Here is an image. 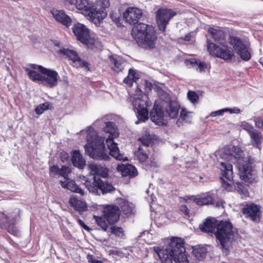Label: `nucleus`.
Masks as SVG:
<instances>
[{
    "mask_svg": "<svg viewBox=\"0 0 263 263\" xmlns=\"http://www.w3.org/2000/svg\"><path fill=\"white\" fill-rule=\"evenodd\" d=\"M243 155V151L239 147L229 146L224 148L220 157L227 161L237 163L240 178L246 182L253 183L256 181V173L244 161Z\"/></svg>",
    "mask_w": 263,
    "mask_h": 263,
    "instance_id": "1",
    "label": "nucleus"
},
{
    "mask_svg": "<svg viewBox=\"0 0 263 263\" xmlns=\"http://www.w3.org/2000/svg\"><path fill=\"white\" fill-rule=\"evenodd\" d=\"M154 250L161 263H183L188 262L184 242L180 238L171 239L165 249L154 247Z\"/></svg>",
    "mask_w": 263,
    "mask_h": 263,
    "instance_id": "2",
    "label": "nucleus"
},
{
    "mask_svg": "<svg viewBox=\"0 0 263 263\" xmlns=\"http://www.w3.org/2000/svg\"><path fill=\"white\" fill-rule=\"evenodd\" d=\"M76 1L77 9L95 24H99L106 16L105 9L109 6V0H96L95 4L89 0Z\"/></svg>",
    "mask_w": 263,
    "mask_h": 263,
    "instance_id": "3",
    "label": "nucleus"
},
{
    "mask_svg": "<svg viewBox=\"0 0 263 263\" xmlns=\"http://www.w3.org/2000/svg\"><path fill=\"white\" fill-rule=\"evenodd\" d=\"M86 133L87 141L84 146L86 153L93 159L109 161L110 158L105 152L104 138L99 136L97 132L91 126L87 127Z\"/></svg>",
    "mask_w": 263,
    "mask_h": 263,
    "instance_id": "4",
    "label": "nucleus"
},
{
    "mask_svg": "<svg viewBox=\"0 0 263 263\" xmlns=\"http://www.w3.org/2000/svg\"><path fill=\"white\" fill-rule=\"evenodd\" d=\"M103 124L105 125L103 128L104 131L109 134L106 139V143L109 149L110 155L118 160L124 161L127 160V157L119 153L117 144L114 141V138L117 137L119 135L115 124L111 122L106 121L105 117L98 119L93 123V125L97 127H100Z\"/></svg>",
    "mask_w": 263,
    "mask_h": 263,
    "instance_id": "5",
    "label": "nucleus"
},
{
    "mask_svg": "<svg viewBox=\"0 0 263 263\" xmlns=\"http://www.w3.org/2000/svg\"><path fill=\"white\" fill-rule=\"evenodd\" d=\"M132 34L139 46L145 49L155 47L157 36L152 26L138 24L133 28Z\"/></svg>",
    "mask_w": 263,
    "mask_h": 263,
    "instance_id": "6",
    "label": "nucleus"
},
{
    "mask_svg": "<svg viewBox=\"0 0 263 263\" xmlns=\"http://www.w3.org/2000/svg\"><path fill=\"white\" fill-rule=\"evenodd\" d=\"M236 230L233 228L232 223L228 221H219L215 236L219 241L222 249L227 251L229 244L237 235Z\"/></svg>",
    "mask_w": 263,
    "mask_h": 263,
    "instance_id": "7",
    "label": "nucleus"
},
{
    "mask_svg": "<svg viewBox=\"0 0 263 263\" xmlns=\"http://www.w3.org/2000/svg\"><path fill=\"white\" fill-rule=\"evenodd\" d=\"M72 31L77 39L88 48H99L101 46L99 39L90 34L89 29L84 25L81 23L74 24Z\"/></svg>",
    "mask_w": 263,
    "mask_h": 263,
    "instance_id": "8",
    "label": "nucleus"
},
{
    "mask_svg": "<svg viewBox=\"0 0 263 263\" xmlns=\"http://www.w3.org/2000/svg\"><path fill=\"white\" fill-rule=\"evenodd\" d=\"M93 218L98 224L106 231L108 224H112L118 220L119 208L115 205H106L104 208L103 216H94Z\"/></svg>",
    "mask_w": 263,
    "mask_h": 263,
    "instance_id": "9",
    "label": "nucleus"
},
{
    "mask_svg": "<svg viewBox=\"0 0 263 263\" xmlns=\"http://www.w3.org/2000/svg\"><path fill=\"white\" fill-rule=\"evenodd\" d=\"M80 178L85 181L84 184L88 190L95 195L106 194L114 190L111 183L103 181L97 176H94L92 181L86 179L84 176H80Z\"/></svg>",
    "mask_w": 263,
    "mask_h": 263,
    "instance_id": "10",
    "label": "nucleus"
},
{
    "mask_svg": "<svg viewBox=\"0 0 263 263\" xmlns=\"http://www.w3.org/2000/svg\"><path fill=\"white\" fill-rule=\"evenodd\" d=\"M130 100L133 102L134 109L137 112L138 120L135 122L138 124L140 122H144L148 119V108L151 106L152 103L147 98V96L139 97H130Z\"/></svg>",
    "mask_w": 263,
    "mask_h": 263,
    "instance_id": "11",
    "label": "nucleus"
},
{
    "mask_svg": "<svg viewBox=\"0 0 263 263\" xmlns=\"http://www.w3.org/2000/svg\"><path fill=\"white\" fill-rule=\"evenodd\" d=\"M228 42L241 59L248 61L251 59V49L247 40L231 35L229 36Z\"/></svg>",
    "mask_w": 263,
    "mask_h": 263,
    "instance_id": "12",
    "label": "nucleus"
},
{
    "mask_svg": "<svg viewBox=\"0 0 263 263\" xmlns=\"http://www.w3.org/2000/svg\"><path fill=\"white\" fill-rule=\"evenodd\" d=\"M207 49L211 55L226 61H230L234 57L233 50L227 45L222 44L217 46L210 40H208Z\"/></svg>",
    "mask_w": 263,
    "mask_h": 263,
    "instance_id": "13",
    "label": "nucleus"
},
{
    "mask_svg": "<svg viewBox=\"0 0 263 263\" xmlns=\"http://www.w3.org/2000/svg\"><path fill=\"white\" fill-rule=\"evenodd\" d=\"M241 212L245 217L255 223H258L261 216V206L253 202L244 205Z\"/></svg>",
    "mask_w": 263,
    "mask_h": 263,
    "instance_id": "14",
    "label": "nucleus"
},
{
    "mask_svg": "<svg viewBox=\"0 0 263 263\" xmlns=\"http://www.w3.org/2000/svg\"><path fill=\"white\" fill-rule=\"evenodd\" d=\"M42 74L41 83L48 87L52 88L58 84L59 78L58 73L53 70L47 69L43 66L37 67Z\"/></svg>",
    "mask_w": 263,
    "mask_h": 263,
    "instance_id": "15",
    "label": "nucleus"
},
{
    "mask_svg": "<svg viewBox=\"0 0 263 263\" xmlns=\"http://www.w3.org/2000/svg\"><path fill=\"white\" fill-rule=\"evenodd\" d=\"M220 170L222 175L220 178L222 185L226 190L230 191L232 188L231 183L233 178L232 165L221 162Z\"/></svg>",
    "mask_w": 263,
    "mask_h": 263,
    "instance_id": "16",
    "label": "nucleus"
},
{
    "mask_svg": "<svg viewBox=\"0 0 263 263\" xmlns=\"http://www.w3.org/2000/svg\"><path fill=\"white\" fill-rule=\"evenodd\" d=\"M164 96V100L162 98L160 99L163 108L169 117L176 118L178 115L180 105L178 102L171 100L168 95L165 94Z\"/></svg>",
    "mask_w": 263,
    "mask_h": 263,
    "instance_id": "17",
    "label": "nucleus"
},
{
    "mask_svg": "<svg viewBox=\"0 0 263 263\" xmlns=\"http://www.w3.org/2000/svg\"><path fill=\"white\" fill-rule=\"evenodd\" d=\"M176 13L170 9H160L156 12V21L159 30L164 31L166 26Z\"/></svg>",
    "mask_w": 263,
    "mask_h": 263,
    "instance_id": "18",
    "label": "nucleus"
},
{
    "mask_svg": "<svg viewBox=\"0 0 263 263\" xmlns=\"http://www.w3.org/2000/svg\"><path fill=\"white\" fill-rule=\"evenodd\" d=\"M163 108L160 100L156 101L153 109L150 112L151 120L157 125H164L165 121L164 120Z\"/></svg>",
    "mask_w": 263,
    "mask_h": 263,
    "instance_id": "19",
    "label": "nucleus"
},
{
    "mask_svg": "<svg viewBox=\"0 0 263 263\" xmlns=\"http://www.w3.org/2000/svg\"><path fill=\"white\" fill-rule=\"evenodd\" d=\"M142 14L141 10L136 7H128L123 13V17L129 24H135L138 23Z\"/></svg>",
    "mask_w": 263,
    "mask_h": 263,
    "instance_id": "20",
    "label": "nucleus"
},
{
    "mask_svg": "<svg viewBox=\"0 0 263 263\" xmlns=\"http://www.w3.org/2000/svg\"><path fill=\"white\" fill-rule=\"evenodd\" d=\"M51 13L53 18L58 22L68 28L71 24V18L62 10L52 9Z\"/></svg>",
    "mask_w": 263,
    "mask_h": 263,
    "instance_id": "21",
    "label": "nucleus"
},
{
    "mask_svg": "<svg viewBox=\"0 0 263 263\" xmlns=\"http://www.w3.org/2000/svg\"><path fill=\"white\" fill-rule=\"evenodd\" d=\"M125 65V62L117 55H112L109 57V66L115 72L119 73L122 71Z\"/></svg>",
    "mask_w": 263,
    "mask_h": 263,
    "instance_id": "22",
    "label": "nucleus"
},
{
    "mask_svg": "<svg viewBox=\"0 0 263 263\" xmlns=\"http://www.w3.org/2000/svg\"><path fill=\"white\" fill-rule=\"evenodd\" d=\"M15 218L7 216L3 212H0V221H1L6 227H7L8 231L14 235H17V231L14 229L13 225L14 224Z\"/></svg>",
    "mask_w": 263,
    "mask_h": 263,
    "instance_id": "23",
    "label": "nucleus"
},
{
    "mask_svg": "<svg viewBox=\"0 0 263 263\" xmlns=\"http://www.w3.org/2000/svg\"><path fill=\"white\" fill-rule=\"evenodd\" d=\"M39 65H31L29 67L25 68L29 78L34 82H42V74L40 72V69L37 67Z\"/></svg>",
    "mask_w": 263,
    "mask_h": 263,
    "instance_id": "24",
    "label": "nucleus"
},
{
    "mask_svg": "<svg viewBox=\"0 0 263 263\" xmlns=\"http://www.w3.org/2000/svg\"><path fill=\"white\" fill-rule=\"evenodd\" d=\"M219 221L214 218L206 219L205 222L200 226V229L203 232L215 234Z\"/></svg>",
    "mask_w": 263,
    "mask_h": 263,
    "instance_id": "25",
    "label": "nucleus"
},
{
    "mask_svg": "<svg viewBox=\"0 0 263 263\" xmlns=\"http://www.w3.org/2000/svg\"><path fill=\"white\" fill-rule=\"evenodd\" d=\"M59 53L63 58H67L71 60L73 63L78 62L80 65H83V66H85L86 63L81 61L77 52L73 50L63 48L59 50Z\"/></svg>",
    "mask_w": 263,
    "mask_h": 263,
    "instance_id": "26",
    "label": "nucleus"
},
{
    "mask_svg": "<svg viewBox=\"0 0 263 263\" xmlns=\"http://www.w3.org/2000/svg\"><path fill=\"white\" fill-rule=\"evenodd\" d=\"M91 174L106 178L108 175V169L104 166L97 163H91L88 165Z\"/></svg>",
    "mask_w": 263,
    "mask_h": 263,
    "instance_id": "27",
    "label": "nucleus"
},
{
    "mask_svg": "<svg viewBox=\"0 0 263 263\" xmlns=\"http://www.w3.org/2000/svg\"><path fill=\"white\" fill-rule=\"evenodd\" d=\"M117 170L121 172L123 176L135 177L137 175V171L136 167L131 164H120L118 165Z\"/></svg>",
    "mask_w": 263,
    "mask_h": 263,
    "instance_id": "28",
    "label": "nucleus"
},
{
    "mask_svg": "<svg viewBox=\"0 0 263 263\" xmlns=\"http://www.w3.org/2000/svg\"><path fill=\"white\" fill-rule=\"evenodd\" d=\"M60 183L63 187L73 192L79 193L81 195H84V191L77 186L75 182L73 180H70L68 179H66V180L61 181Z\"/></svg>",
    "mask_w": 263,
    "mask_h": 263,
    "instance_id": "29",
    "label": "nucleus"
},
{
    "mask_svg": "<svg viewBox=\"0 0 263 263\" xmlns=\"http://www.w3.org/2000/svg\"><path fill=\"white\" fill-rule=\"evenodd\" d=\"M69 203L71 206L78 211H85L87 208L86 203L84 201L79 200L74 196L70 197Z\"/></svg>",
    "mask_w": 263,
    "mask_h": 263,
    "instance_id": "30",
    "label": "nucleus"
},
{
    "mask_svg": "<svg viewBox=\"0 0 263 263\" xmlns=\"http://www.w3.org/2000/svg\"><path fill=\"white\" fill-rule=\"evenodd\" d=\"M71 160L73 165L79 168H83L86 165L85 160L79 151H73Z\"/></svg>",
    "mask_w": 263,
    "mask_h": 263,
    "instance_id": "31",
    "label": "nucleus"
},
{
    "mask_svg": "<svg viewBox=\"0 0 263 263\" xmlns=\"http://www.w3.org/2000/svg\"><path fill=\"white\" fill-rule=\"evenodd\" d=\"M121 212L125 215L128 216L133 213L134 205L124 199H121L119 203Z\"/></svg>",
    "mask_w": 263,
    "mask_h": 263,
    "instance_id": "32",
    "label": "nucleus"
},
{
    "mask_svg": "<svg viewBox=\"0 0 263 263\" xmlns=\"http://www.w3.org/2000/svg\"><path fill=\"white\" fill-rule=\"evenodd\" d=\"M193 112L187 111L185 108H182L180 112V118L176 121V124L178 126L181 125V120L186 123H191L192 120Z\"/></svg>",
    "mask_w": 263,
    "mask_h": 263,
    "instance_id": "33",
    "label": "nucleus"
},
{
    "mask_svg": "<svg viewBox=\"0 0 263 263\" xmlns=\"http://www.w3.org/2000/svg\"><path fill=\"white\" fill-rule=\"evenodd\" d=\"M249 135L252 144L258 147L262 141V137L260 132L254 129Z\"/></svg>",
    "mask_w": 263,
    "mask_h": 263,
    "instance_id": "34",
    "label": "nucleus"
},
{
    "mask_svg": "<svg viewBox=\"0 0 263 263\" xmlns=\"http://www.w3.org/2000/svg\"><path fill=\"white\" fill-rule=\"evenodd\" d=\"M213 197L212 195L208 193L203 195L202 197L199 198H195L194 201L198 205H203L209 204H212Z\"/></svg>",
    "mask_w": 263,
    "mask_h": 263,
    "instance_id": "35",
    "label": "nucleus"
},
{
    "mask_svg": "<svg viewBox=\"0 0 263 263\" xmlns=\"http://www.w3.org/2000/svg\"><path fill=\"white\" fill-rule=\"evenodd\" d=\"M207 252L206 249L204 246H195L193 248L192 253L195 257L198 260L203 259Z\"/></svg>",
    "mask_w": 263,
    "mask_h": 263,
    "instance_id": "36",
    "label": "nucleus"
},
{
    "mask_svg": "<svg viewBox=\"0 0 263 263\" xmlns=\"http://www.w3.org/2000/svg\"><path fill=\"white\" fill-rule=\"evenodd\" d=\"M208 32L211 34L212 37L216 42L222 44L221 41L224 39V34L222 31L213 28H209Z\"/></svg>",
    "mask_w": 263,
    "mask_h": 263,
    "instance_id": "37",
    "label": "nucleus"
},
{
    "mask_svg": "<svg viewBox=\"0 0 263 263\" xmlns=\"http://www.w3.org/2000/svg\"><path fill=\"white\" fill-rule=\"evenodd\" d=\"M138 79L139 74L135 70L130 69L129 70L128 76L124 79L123 82L131 86L133 82H136Z\"/></svg>",
    "mask_w": 263,
    "mask_h": 263,
    "instance_id": "38",
    "label": "nucleus"
},
{
    "mask_svg": "<svg viewBox=\"0 0 263 263\" xmlns=\"http://www.w3.org/2000/svg\"><path fill=\"white\" fill-rule=\"evenodd\" d=\"M136 158L140 162H144L147 159V155L139 147L135 153Z\"/></svg>",
    "mask_w": 263,
    "mask_h": 263,
    "instance_id": "39",
    "label": "nucleus"
},
{
    "mask_svg": "<svg viewBox=\"0 0 263 263\" xmlns=\"http://www.w3.org/2000/svg\"><path fill=\"white\" fill-rule=\"evenodd\" d=\"M49 104L47 102L38 105L35 109V112L37 115H41L43 112L49 108Z\"/></svg>",
    "mask_w": 263,
    "mask_h": 263,
    "instance_id": "40",
    "label": "nucleus"
},
{
    "mask_svg": "<svg viewBox=\"0 0 263 263\" xmlns=\"http://www.w3.org/2000/svg\"><path fill=\"white\" fill-rule=\"evenodd\" d=\"M187 96L188 99L193 104L197 103L199 99L198 95L194 91H189Z\"/></svg>",
    "mask_w": 263,
    "mask_h": 263,
    "instance_id": "41",
    "label": "nucleus"
},
{
    "mask_svg": "<svg viewBox=\"0 0 263 263\" xmlns=\"http://www.w3.org/2000/svg\"><path fill=\"white\" fill-rule=\"evenodd\" d=\"M239 126L244 130H246L248 134L254 129L253 126L246 121L240 122Z\"/></svg>",
    "mask_w": 263,
    "mask_h": 263,
    "instance_id": "42",
    "label": "nucleus"
},
{
    "mask_svg": "<svg viewBox=\"0 0 263 263\" xmlns=\"http://www.w3.org/2000/svg\"><path fill=\"white\" fill-rule=\"evenodd\" d=\"M70 172V169L68 166H63L61 169H60L59 175L63 176L65 180L68 179L67 178L68 175Z\"/></svg>",
    "mask_w": 263,
    "mask_h": 263,
    "instance_id": "43",
    "label": "nucleus"
},
{
    "mask_svg": "<svg viewBox=\"0 0 263 263\" xmlns=\"http://www.w3.org/2000/svg\"><path fill=\"white\" fill-rule=\"evenodd\" d=\"M190 62L192 65L196 64L200 71H203L207 67V65L204 62H199L198 63L196 59H192Z\"/></svg>",
    "mask_w": 263,
    "mask_h": 263,
    "instance_id": "44",
    "label": "nucleus"
},
{
    "mask_svg": "<svg viewBox=\"0 0 263 263\" xmlns=\"http://www.w3.org/2000/svg\"><path fill=\"white\" fill-rule=\"evenodd\" d=\"M256 127L263 128V118L261 117H254L253 119Z\"/></svg>",
    "mask_w": 263,
    "mask_h": 263,
    "instance_id": "45",
    "label": "nucleus"
},
{
    "mask_svg": "<svg viewBox=\"0 0 263 263\" xmlns=\"http://www.w3.org/2000/svg\"><path fill=\"white\" fill-rule=\"evenodd\" d=\"M238 192L243 197L249 196L248 191L240 184L238 185Z\"/></svg>",
    "mask_w": 263,
    "mask_h": 263,
    "instance_id": "46",
    "label": "nucleus"
},
{
    "mask_svg": "<svg viewBox=\"0 0 263 263\" xmlns=\"http://www.w3.org/2000/svg\"><path fill=\"white\" fill-rule=\"evenodd\" d=\"M227 112H228V110L224 108L217 111L212 112L210 114V116L211 117L221 116H222L224 113Z\"/></svg>",
    "mask_w": 263,
    "mask_h": 263,
    "instance_id": "47",
    "label": "nucleus"
},
{
    "mask_svg": "<svg viewBox=\"0 0 263 263\" xmlns=\"http://www.w3.org/2000/svg\"><path fill=\"white\" fill-rule=\"evenodd\" d=\"M180 211L181 212L184 214L185 216L189 217L190 214V210L187 208V206L185 205H182L180 206Z\"/></svg>",
    "mask_w": 263,
    "mask_h": 263,
    "instance_id": "48",
    "label": "nucleus"
},
{
    "mask_svg": "<svg viewBox=\"0 0 263 263\" xmlns=\"http://www.w3.org/2000/svg\"><path fill=\"white\" fill-rule=\"evenodd\" d=\"M88 263H102V261L95 259L92 255H88Z\"/></svg>",
    "mask_w": 263,
    "mask_h": 263,
    "instance_id": "49",
    "label": "nucleus"
},
{
    "mask_svg": "<svg viewBox=\"0 0 263 263\" xmlns=\"http://www.w3.org/2000/svg\"><path fill=\"white\" fill-rule=\"evenodd\" d=\"M110 16L115 23H117L120 22V18L118 13H111Z\"/></svg>",
    "mask_w": 263,
    "mask_h": 263,
    "instance_id": "50",
    "label": "nucleus"
},
{
    "mask_svg": "<svg viewBox=\"0 0 263 263\" xmlns=\"http://www.w3.org/2000/svg\"><path fill=\"white\" fill-rule=\"evenodd\" d=\"M226 109H227L228 112H229L230 114H238L240 112V110L237 107H233V108H226Z\"/></svg>",
    "mask_w": 263,
    "mask_h": 263,
    "instance_id": "51",
    "label": "nucleus"
},
{
    "mask_svg": "<svg viewBox=\"0 0 263 263\" xmlns=\"http://www.w3.org/2000/svg\"><path fill=\"white\" fill-rule=\"evenodd\" d=\"M61 159L63 162L67 161L69 158L68 154L66 152H62L61 153Z\"/></svg>",
    "mask_w": 263,
    "mask_h": 263,
    "instance_id": "52",
    "label": "nucleus"
},
{
    "mask_svg": "<svg viewBox=\"0 0 263 263\" xmlns=\"http://www.w3.org/2000/svg\"><path fill=\"white\" fill-rule=\"evenodd\" d=\"M111 232V233L118 235V232H122V229L121 228L119 227H111L110 228Z\"/></svg>",
    "mask_w": 263,
    "mask_h": 263,
    "instance_id": "53",
    "label": "nucleus"
},
{
    "mask_svg": "<svg viewBox=\"0 0 263 263\" xmlns=\"http://www.w3.org/2000/svg\"><path fill=\"white\" fill-rule=\"evenodd\" d=\"M50 171L54 174H59L60 169L57 165H53L50 167Z\"/></svg>",
    "mask_w": 263,
    "mask_h": 263,
    "instance_id": "54",
    "label": "nucleus"
},
{
    "mask_svg": "<svg viewBox=\"0 0 263 263\" xmlns=\"http://www.w3.org/2000/svg\"><path fill=\"white\" fill-rule=\"evenodd\" d=\"M140 140L141 141L142 144L146 146H148L149 145V144L150 143V140L149 139H145L144 138H140Z\"/></svg>",
    "mask_w": 263,
    "mask_h": 263,
    "instance_id": "55",
    "label": "nucleus"
},
{
    "mask_svg": "<svg viewBox=\"0 0 263 263\" xmlns=\"http://www.w3.org/2000/svg\"><path fill=\"white\" fill-rule=\"evenodd\" d=\"M78 222L79 224L82 226L85 230H89V228L88 226H87L85 223L81 219L78 220Z\"/></svg>",
    "mask_w": 263,
    "mask_h": 263,
    "instance_id": "56",
    "label": "nucleus"
},
{
    "mask_svg": "<svg viewBox=\"0 0 263 263\" xmlns=\"http://www.w3.org/2000/svg\"><path fill=\"white\" fill-rule=\"evenodd\" d=\"M145 87L149 90H151L153 88V85L152 84V83L147 81H145Z\"/></svg>",
    "mask_w": 263,
    "mask_h": 263,
    "instance_id": "57",
    "label": "nucleus"
},
{
    "mask_svg": "<svg viewBox=\"0 0 263 263\" xmlns=\"http://www.w3.org/2000/svg\"><path fill=\"white\" fill-rule=\"evenodd\" d=\"M151 167H156L158 166L157 163L155 161H152L149 164Z\"/></svg>",
    "mask_w": 263,
    "mask_h": 263,
    "instance_id": "58",
    "label": "nucleus"
},
{
    "mask_svg": "<svg viewBox=\"0 0 263 263\" xmlns=\"http://www.w3.org/2000/svg\"><path fill=\"white\" fill-rule=\"evenodd\" d=\"M191 35L190 34H188L185 35V36L184 38V40L186 41H189L191 40Z\"/></svg>",
    "mask_w": 263,
    "mask_h": 263,
    "instance_id": "59",
    "label": "nucleus"
},
{
    "mask_svg": "<svg viewBox=\"0 0 263 263\" xmlns=\"http://www.w3.org/2000/svg\"><path fill=\"white\" fill-rule=\"evenodd\" d=\"M141 92H142V91H141V89L139 87H137V89L136 90V92L137 95L140 96Z\"/></svg>",
    "mask_w": 263,
    "mask_h": 263,
    "instance_id": "60",
    "label": "nucleus"
},
{
    "mask_svg": "<svg viewBox=\"0 0 263 263\" xmlns=\"http://www.w3.org/2000/svg\"><path fill=\"white\" fill-rule=\"evenodd\" d=\"M259 63H260V64L263 66V62L262 61H259Z\"/></svg>",
    "mask_w": 263,
    "mask_h": 263,
    "instance_id": "61",
    "label": "nucleus"
},
{
    "mask_svg": "<svg viewBox=\"0 0 263 263\" xmlns=\"http://www.w3.org/2000/svg\"><path fill=\"white\" fill-rule=\"evenodd\" d=\"M146 193H148V190L146 191Z\"/></svg>",
    "mask_w": 263,
    "mask_h": 263,
    "instance_id": "62",
    "label": "nucleus"
},
{
    "mask_svg": "<svg viewBox=\"0 0 263 263\" xmlns=\"http://www.w3.org/2000/svg\"><path fill=\"white\" fill-rule=\"evenodd\" d=\"M83 130H81V133H83Z\"/></svg>",
    "mask_w": 263,
    "mask_h": 263,
    "instance_id": "63",
    "label": "nucleus"
},
{
    "mask_svg": "<svg viewBox=\"0 0 263 263\" xmlns=\"http://www.w3.org/2000/svg\"><path fill=\"white\" fill-rule=\"evenodd\" d=\"M262 1H263V0H261Z\"/></svg>",
    "mask_w": 263,
    "mask_h": 263,
    "instance_id": "64",
    "label": "nucleus"
}]
</instances>
